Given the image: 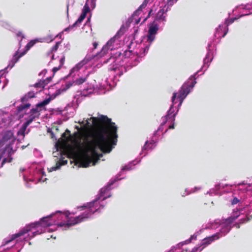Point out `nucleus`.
Returning a JSON list of instances; mask_svg holds the SVG:
<instances>
[{
  "label": "nucleus",
  "mask_w": 252,
  "mask_h": 252,
  "mask_svg": "<svg viewBox=\"0 0 252 252\" xmlns=\"http://www.w3.org/2000/svg\"><path fill=\"white\" fill-rule=\"evenodd\" d=\"M212 42H210L208 45V49H207V53L206 55V57L203 61V65L202 66L203 68H205V71L207 69V68L209 67L210 63L213 59V52L212 51Z\"/></svg>",
  "instance_id": "aec40b11"
},
{
  "label": "nucleus",
  "mask_w": 252,
  "mask_h": 252,
  "mask_svg": "<svg viewBox=\"0 0 252 252\" xmlns=\"http://www.w3.org/2000/svg\"><path fill=\"white\" fill-rule=\"evenodd\" d=\"M95 2L96 0H87L83 9L82 14L79 18L73 25L65 28L64 31L68 32L72 30L74 27L78 26L79 24H80L85 18L87 13L90 11V8H91L93 9L95 8L96 4Z\"/></svg>",
  "instance_id": "4468645a"
},
{
  "label": "nucleus",
  "mask_w": 252,
  "mask_h": 252,
  "mask_svg": "<svg viewBox=\"0 0 252 252\" xmlns=\"http://www.w3.org/2000/svg\"><path fill=\"white\" fill-rule=\"evenodd\" d=\"M97 45H98V44H97V42H94V43H93V46H94V49L96 48V47H97Z\"/></svg>",
  "instance_id": "c9c22d12"
},
{
  "label": "nucleus",
  "mask_w": 252,
  "mask_h": 252,
  "mask_svg": "<svg viewBox=\"0 0 252 252\" xmlns=\"http://www.w3.org/2000/svg\"><path fill=\"white\" fill-rule=\"evenodd\" d=\"M116 84L115 80L109 82L108 79H107L105 82L99 84V86L96 84V82L94 80L93 82L88 83L85 88L82 92L83 95L85 96L90 94L94 93L97 94H104L106 91H108L114 87Z\"/></svg>",
  "instance_id": "9b49d317"
},
{
  "label": "nucleus",
  "mask_w": 252,
  "mask_h": 252,
  "mask_svg": "<svg viewBox=\"0 0 252 252\" xmlns=\"http://www.w3.org/2000/svg\"><path fill=\"white\" fill-rule=\"evenodd\" d=\"M201 230H200V231L195 232L193 235H191L189 239L186 240L185 241L179 243L176 247H177V248L181 249H182L183 248H187L186 246L185 245L187 244L190 243L192 240H195L197 236L201 233Z\"/></svg>",
  "instance_id": "5701e85b"
},
{
  "label": "nucleus",
  "mask_w": 252,
  "mask_h": 252,
  "mask_svg": "<svg viewBox=\"0 0 252 252\" xmlns=\"http://www.w3.org/2000/svg\"><path fill=\"white\" fill-rule=\"evenodd\" d=\"M178 0H167V5L168 9L169 6H171L174 3H175Z\"/></svg>",
  "instance_id": "f704fd0d"
},
{
  "label": "nucleus",
  "mask_w": 252,
  "mask_h": 252,
  "mask_svg": "<svg viewBox=\"0 0 252 252\" xmlns=\"http://www.w3.org/2000/svg\"><path fill=\"white\" fill-rule=\"evenodd\" d=\"M14 234L12 235H10L8 237L5 238L3 241H2V244H1V246L0 247V249L2 247V246H4L8 244H9V243H10L11 242H12V241L13 240H16V244L18 242H21L23 240H25V241H26V239L27 238V237H26L25 236H21V237H17L12 240H11L10 241H9V242H7V243H5V242L6 241V240L7 239H10V238H11V236H12Z\"/></svg>",
  "instance_id": "393cba45"
},
{
  "label": "nucleus",
  "mask_w": 252,
  "mask_h": 252,
  "mask_svg": "<svg viewBox=\"0 0 252 252\" xmlns=\"http://www.w3.org/2000/svg\"><path fill=\"white\" fill-rule=\"evenodd\" d=\"M54 55H52V59H54Z\"/></svg>",
  "instance_id": "4c0bfd02"
},
{
  "label": "nucleus",
  "mask_w": 252,
  "mask_h": 252,
  "mask_svg": "<svg viewBox=\"0 0 252 252\" xmlns=\"http://www.w3.org/2000/svg\"><path fill=\"white\" fill-rule=\"evenodd\" d=\"M25 55V52H21L19 53V51H17L13 55L12 59L9 61L7 68H12L15 64L19 61V59Z\"/></svg>",
  "instance_id": "4be33fe9"
},
{
  "label": "nucleus",
  "mask_w": 252,
  "mask_h": 252,
  "mask_svg": "<svg viewBox=\"0 0 252 252\" xmlns=\"http://www.w3.org/2000/svg\"><path fill=\"white\" fill-rule=\"evenodd\" d=\"M198 71L195 74L191 76L189 80L185 83L178 93H174L172 97V104L167 112V114L164 117L162 118V122L158 129L154 132L153 136L150 141H147L142 148V151L145 150H152L156 147L158 141L161 138V135L163 134V126L168 123L169 129L174 128V121L175 116L178 111L184 99L188 94L192 90L193 87L196 83V74L199 72Z\"/></svg>",
  "instance_id": "39448f33"
},
{
  "label": "nucleus",
  "mask_w": 252,
  "mask_h": 252,
  "mask_svg": "<svg viewBox=\"0 0 252 252\" xmlns=\"http://www.w3.org/2000/svg\"><path fill=\"white\" fill-rule=\"evenodd\" d=\"M15 140L11 131H6L2 133L0 138V160L2 159L0 166H2L4 163L11 161L12 158L11 156L14 151L13 145Z\"/></svg>",
  "instance_id": "1a4fd4ad"
},
{
  "label": "nucleus",
  "mask_w": 252,
  "mask_h": 252,
  "mask_svg": "<svg viewBox=\"0 0 252 252\" xmlns=\"http://www.w3.org/2000/svg\"><path fill=\"white\" fill-rule=\"evenodd\" d=\"M189 191H190V189H186L185 190V192L184 193H183L182 194H187L188 192H189Z\"/></svg>",
  "instance_id": "e433bc0d"
},
{
  "label": "nucleus",
  "mask_w": 252,
  "mask_h": 252,
  "mask_svg": "<svg viewBox=\"0 0 252 252\" xmlns=\"http://www.w3.org/2000/svg\"><path fill=\"white\" fill-rule=\"evenodd\" d=\"M95 2L96 0H87L83 9L82 14L79 18L73 25L65 28L64 31L68 32L72 30L74 27L78 26L79 24H80L85 18L87 13L90 11V8H91L93 9L95 8L96 4Z\"/></svg>",
  "instance_id": "f8f14e48"
},
{
  "label": "nucleus",
  "mask_w": 252,
  "mask_h": 252,
  "mask_svg": "<svg viewBox=\"0 0 252 252\" xmlns=\"http://www.w3.org/2000/svg\"><path fill=\"white\" fill-rule=\"evenodd\" d=\"M60 43H61V42H57V43H56V44H55V46H54L52 47V50H51V53H50V54H51V55L52 54V53H53V52H56V51L58 50V48H59V45H60Z\"/></svg>",
  "instance_id": "72a5a7b5"
},
{
  "label": "nucleus",
  "mask_w": 252,
  "mask_h": 252,
  "mask_svg": "<svg viewBox=\"0 0 252 252\" xmlns=\"http://www.w3.org/2000/svg\"><path fill=\"white\" fill-rule=\"evenodd\" d=\"M122 34L123 32L120 30L103 47L101 51L94 56L92 59L91 57V55H88L82 61L76 64L71 69L69 74L70 76L73 78L72 81L66 82L65 84V87L63 86L61 88V91L64 92L71 86L82 84L86 80L90 73V71L86 70L92 64V63H91V60L99 62L94 67L99 68L101 66L102 64L106 63H109L110 64L115 63V64H113L112 67H110L109 69L113 70L115 72L118 71L116 73L117 75L119 76L122 75L124 69H125V71H126L127 69L125 66H123V64L118 65L117 64V63L120 62V58H115L114 57H111L107 59L105 57L109 51L118 49L120 47V37Z\"/></svg>",
  "instance_id": "7ed1b4c3"
},
{
  "label": "nucleus",
  "mask_w": 252,
  "mask_h": 252,
  "mask_svg": "<svg viewBox=\"0 0 252 252\" xmlns=\"http://www.w3.org/2000/svg\"><path fill=\"white\" fill-rule=\"evenodd\" d=\"M46 71L45 70H43L42 72L41 73H44V72H45Z\"/></svg>",
  "instance_id": "58836bf2"
},
{
  "label": "nucleus",
  "mask_w": 252,
  "mask_h": 252,
  "mask_svg": "<svg viewBox=\"0 0 252 252\" xmlns=\"http://www.w3.org/2000/svg\"><path fill=\"white\" fill-rule=\"evenodd\" d=\"M243 209L238 211L234 212L232 215L226 219L216 220L210 225L211 229L218 228L219 231L211 236L203 239L201 243L196 247L191 250L183 248L185 252H201L204 248L211 244L215 240L220 237L225 236L229 232L232 226H236L237 228L240 227V222L234 224V221L240 215V213H243Z\"/></svg>",
  "instance_id": "0eeeda50"
},
{
  "label": "nucleus",
  "mask_w": 252,
  "mask_h": 252,
  "mask_svg": "<svg viewBox=\"0 0 252 252\" xmlns=\"http://www.w3.org/2000/svg\"><path fill=\"white\" fill-rule=\"evenodd\" d=\"M46 80H40L38 83L34 84V89H36V92L32 90L28 93L22 99L23 102L28 100L29 98H33L35 96V94L38 92L41 91L42 89L44 88L48 83H49L51 80V77H48Z\"/></svg>",
  "instance_id": "f3484780"
},
{
  "label": "nucleus",
  "mask_w": 252,
  "mask_h": 252,
  "mask_svg": "<svg viewBox=\"0 0 252 252\" xmlns=\"http://www.w3.org/2000/svg\"><path fill=\"white\" fill-rule=\"evenodd\" d=\"M75 108L72 104H68L63 110H54L52 113L61 115H66L67 117L69 118L74 115Z\"/></svg>",
  "instance_id": "412c9836"
},
{
  "label": "nucleus",
  "mask_w": 252,
  "mask_h": 252,
  "mask_svg": "<svg viewBox=\"0 0 252 252\" xmlns=\"http://www.w3.org/2000/svg\"><path fill=\"white\" fill-rule=\"evenodd\" d=\"M238 19V18L235 17L234 18L225 19L223 23L220 25L219 27L216 28L214 36L218 38L224 37L228 31V26Z\"/></svg>",
  "instance_id": "2eb2a0df"
},
{
  "label": "nucleus",
  "mask_w": 252,
  "mask_h": 252,
  "mask_svg": "<svg viewBox=\"0 0 252 252\" xmlns=\"http://www.w3.org/2000/svg\"><path fill=\"white\" fill-rule=\"evenodd\" d=\"M64 61H65V57L64 56H63L60 60H59V62H60V65H59L58 67H54L53 69H52V71L53 72H54V73H55L56 72H57L58 70H59L61 67L63 65V64H64Z\"/></svg>",
  "instance_id": "bb28decb"
},
{
  "label": "nucleus",
  "mask_w": 252,
  "mask_h": 252,
  "mask_svg": "<svg viewBox=\"0 0 252 252\" xmlns=\"http://www.w3.org/2000/svg\"><path fill=\"white\" fill-rule=\"evenodd\" d=\"M20 173L23 177L24 181L34 182L35 183L39 182H45L47 178H44L45 174L42 169L38 167L36 164H33L28 169L21 168Z\"/></svg>",
  "instance_id": "9d476101"
},
{
  "label": "nucleus",
  "mask_w": 252,
  "mask_h": 252,
  "mask_svg": "<svg viewBox=\"0 0 252 252\" xmlns=\"http://www.w3.org/2000/svg\"><path fill=\"white\" fill-rule=\"evenodd\" d=\"M67 163V160H63V159L60 158L59 161L56 163V165L55 166H52L50 168H48L49 172L56 171L60 168L62 165H65Z\"/></svg>",
  "instance_id": "b1692460"
},
{
  "label": "nucleus",
  "mask_w": 252,
  "mask_h": 252,
  "mask_svg": "<svg viewBox=\"0 0 252 252\" xmlns=\"http://www.w3.org/2000/svg\"><path fill=\"white\" fill-rule=\"evenodd\" d=\"M168 10V6L166 4L164 6H160V9L157 13L153 22L160 24L161 26H163L166 22V12Z\"/></svg>",
  "instance_id": "a211bd4d"
},
{
  "label": "nucleus",
  "mask_w": 252,
  "mask_h": 252,
  "mask_svg": "<svg viewBox=\"0 0 252 252\" xmlns=\"http://www.w3.org/2000/svg\"><path fill=\"white\" fill-rule=\"evenodd\" d=\"M78 123L81 127L75 126L77 131L73 135L66 129L62 135V142L74 153L79 167L95 165L102 157L101 152L109 153L116 145L117 127L111 119L101 115Z\"/></svg>",
  "instance_id": "f257e3e1"
},
{
  "label": "nucleus",
  "mask_w": 252,
  "mask_h": 252,
  "mask_svg": "<svg viewBox=\"0 0 252 252\" xmlns=\"http://www.w3.org/2000/svg\"><path fill=\"white\" fill-rule=\"evenodd\" d=\"M95 2L96 0H87L83 9L82 14L79 18L73 25L65 28L64 31L68 32L72 30L74 27L78 26L79 24H80L85 18L87 13L90 11V8H91L93 9L95 8L96 4Z\"/></svg>",
  "instance_id": "ddd939ff"
},
{
  "label": "nucleus",
  "mask_w": 252,
  "mask_h": 252,
  "mask_svg": "<svg viewBox=\"0 0 252 252\" xmlns=\"http://www.w3.org/2000/svg\"><path fill=\"white\" fill-rule=\"evenodd\" d=\"M201 187H195L193 188H192L190 189V191H189V192H188L187 194H182L181 195L183 196V197H184L187 195H189V194H190V193H194L198 190H199L200 189H201Z\"/></svg>",
  "instance_id": "c85d7f7f"
},
{
  "label": "nucleus",
  "mask_w": 252,
  "mask_h": 252,
  "mask_svg": "<svg viewBox=\"0 0 252 252\" xmlns=\"http://www.w3.org/2000/svg\"><path fill=\"white\" fill-rule=\"evenodd\" d=\"M148 1H149V0H144L143 3L140 5V6L138 8V9L137 10L136 12H139L140 11L142 10V8H145L147 5V4L148 2Z\"/></svg>",
  "instance_id": "473e14b6"
},
{
  "label": "nucleus",
  "mask_w": 252,
  "mask_h": 252,
  "mask_svg": "<svg viewBox=\"0 0 252 252\" xmlns=\"http://www.w3.org/2000/svg\"><path fill=\"white\" fill-rule=\"evenodd\" d=\"M0 25H1L2 27H4V28L11 30L12 29V27L6 21H0Z\"/></svg>",
  "instance_id": "cd10ccee"
},
{
  "label": "nucleus",
  "mask_w": 252,
  "mask_h": 252,
  "mask_svg": "<svg viewBox=\"0 0 252 252\" xmlns=\"http://www.w3.org/2000/svg\"><path fill=\"white\" fill-rule=\"evenodd\" d=\"M105 191L106 190L102 189L100 193L96 195L94 200L83 206L78 207V209H82V210L84 211L81 215L73 217L72 216L77 214L76 212L58 211L50 216L43 217L40 221L35 222L26 226L18 233L14 234L10 239L6 240L5 243H7L17 237L21 236L27 237L26 241H28L46 231H53L57 227L66 230L72 225L86 220L94 213H100L105 206V200L110 195Z\"/></svg>",
  "instance_id": "f03ea898"
},
{
  "label": "nucleus",
  "mask_w": 252,
  "mask_h": 252,
  "mask_svg": "<svg viewBox=\"0 0 252 252\" xmlns=\"http://www.w3.org/2000/svg\"><path fill=\"white\" fill-rule=\"evenodd\" d=\"M50 98H48L36 104L35 108L30 109L31 104L26 103L18 106L16 110V113L13 116L7 113H0V129L5 128L10 126L13 121L24 118L26 121L19 130L17 132L18 141H21L24 138L27 126L36 118L40 115V112L44 109V107L50 101ZM28 131L26 133H28Z\"/></svg>",
  "instance_id": "423d86ee"
},
{
  "label": "nucleus",
  "mask_w": 252,
  "mask_h": 252,
  "mask_svg": "<svg viewBox=\"0 0 252 252\" xmlns=\"http://www.w3.org/2000/svg\"><path fill=\"white\" fill-rule=\"evenodd\" d=\"M37 41H39L38 39L32 40L30 42H29L25 47V49L24 51L23 52H25V54L29 51L30 48L32 47Z\"/></svg>",
  "instance_id": "a878e982"
},
{
  "label": "nucleus",
  "mask_w": 252,
  "mask_h": 252,
  "mask_svg": "<svg viewBox=\"0 0 252 252\" xmlns=\"http://www.w3.org/2000/svg\"><path fill=\"white\" fill-rule=\"evenodd\" d=\"M59 35H60V34H58L55 37H53L51 35H48L44 38V41L47 42H50L52 41L55 39V38L56 37L58 36Z\"/></svg>",
  "instance_id": "c756f323"
},
{
  "label": "nucleus",
  "mask_w": 252,
  "mask_h": 252,
  "mask_svg": "<svg viewBox=\"0 0 252 252\" xmlns=\"http://www.w3.org/2000/svg\"><path fill=\"white\" fill-rule=\"evenodd\" d=\"M55 147L56 148V151L55 152H53V155L54 157H58L59 156H60L61 157V151H59V147L57 144L55 145Z\"/></svg>",
  "instance_id": "7c9ffc66"
},
{
  "label": "nucleus",
  "mask_w": 252,
  "mask_h": 252,
  "mask_svg": "<svg viewBox=\"0 0 252 252\" xmlns=\"http://www.w3.org/2000/svg\"><path fill=\"white\" fill-rule=\"evenodd\" d=\"M16 35L17 37H21V39L19 41V48L21 47V41L23 38H25V35L23 34L21 32H18L16 33Z\"/></svg>",
  "instance_id": "2f4dec72"
},
{
  "label": "nucleus",
  "mask_w": 252,
  "mask_h": 252,
  "mask_svg": "<svg viewBox=\"0 0 252 252\" xmlns=\"http://www.w3.org/2000/svg\"><path fill=\"white\" fill-rule=\"evenodd\" d=\"M162 27L160 24L153 22L150 23L148 25L149 30L146 43L141 42L133 52L130 50L125 52V56L126 58H130V60L128 61L130 64L132 63V66L136 65L140 62L139 58L145 56L146 54L148 53L150 46L155 40L158 31Z\"/></svg>",
  "instance_id": "6e6552de"
},
{
  "label": "nucleus",
  "mask_w": 252,
  "mask_h": 252,
  "mask_svg": "<svg viewBox=\"0 0 252 252\" xmlns=\"http://www.w3.org/2000/svg\"><path fill=\"white\" fill-rule=\"evenodd\" d=\"M233 190L234 195H236L231 200L232 205L239 203V208L236 211H238L242 209L243 210L240 213L238 217H240L239 221L244 223L252 219V215H249V212L252 211V178L248 182L246 181H242L237 184L228 185L219 183L216 185L214 188H212L208 191L206 194L210 195H219L223 194V192H228L229 190ZM232 214L231 215H232Z\"/></svg>",
  "instance_id": "20e7f679"
},
{
  "label": "nucleus",
  "mask_w": 252,
  "mask_h": 252,
  "mask_svg": "<svg viewBox=\"0 0 252 252\" xmlns=\"http://www.w3.org/2000/svg\"><path fill=\"white\" fill-rule=\"evenodd\" d=\"M237 10L240 14L239 16L236 17L238 19L244 16L252 14V1L246 5L242 4L236 6L233 10V12H235Z\"/></svg>",
  "instance_id": "6ab92c4d"
},
{
  "label": "nucleus",
  "mask_w": 252,
  "mask_h": 252,
  "mask_svg": "<svg viewBox=\"0 0 252 252\" xmlns=\"http://www.w3.org/2000/svg\"><path fill=\"white\" fill-rule=\"evenodd\" d=\"M135 164H136V163H135V161H132L131 162H130L128 164L123 166L122 167V169H121V171L120 172V174L117 175V176L116 177L115 179L114 180L111 181L108 183V184L107 185V186H106L104 188H102L100 190L99 193L98 194L100 193L101 190L102 189H104L105 190H106V191H105V192L106 193L108 192L109 194V195H110L109 196H108L107 197V198L109 197H110L111 194V193H110V190L112 189L111 187V186L112 185H113V184L115 182H116L117 181H118V180H120L124 178V177H121V178L120 177L121 176L122 173L123 171H126V170H132L133 169V166H134Z\"/></svg>",
  "instance_id": "dca6fc26"
}]
</instances>
